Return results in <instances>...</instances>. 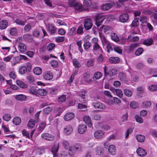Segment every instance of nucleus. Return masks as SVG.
<instances>
[{"instance_id":"f257e3e1","label":"nucleus","mask_w":157,"mask_h":157,"mask_svg":"<svg viewBox=\"0 0 157 157\" xmlns=\"http://www.w3.org/2000/svg\"><path fill=\"white\" fill-rule=\"evenodd\" d=\"M98 42V39L94 37L91 40V43L93 46L92 51L94 54L95 55L102 52V48L99 45Z\"/></svg>"},{"instance_id":"f03ea898","label":"nucleus","mask_w":157,"mask_h":157,"mask_svg":"<svg viewBox=\"0 0 157 157\" xmlns=\"http://www.w3.org/2000/svg\"><path fill=\"white\" fill-rule=\"evenodd\" d=\"M68 5L71 7H73L76 10H82V6L75 0H69L68 2Z\"/></svg>"},{"instance_id":"7ed1b4c3","label":"nucleus","mask_w":157,"mask_h":157,"mask_svg":"<svg viewBox=\"0 0 157 157\" xmlns=\"http://www.w3.org/2000/svg\"><path fill=\"white\" fill-rule=\"evenodd\" d=\"M86 90H84L78 93V95L80 97L79 101L83 103H86L87 101V96L86 95Z\"/></svg>"},{"instance_id":"20e7f679","label":"nucleus","mask_w":157,"mask_h":157,"mask_svg":"<svg viewBox=\"0 0 157 157\" xmlns=\"http://www.w3.org/2000/svg\"><path fill=\"white\" fill-rule=\"evenodd\" d=\"M83 25L85 29L88 30L91 29L93 25L92 20L90 18H86L84 20Z\"/></svg>"},{"instance_id":"39448f33","label":"nucleus","mask_w":157,"mask_h":157,"mask_svg":"<svg viewBox=\"0 0 157 157\" xmlns=\"http://www.w3.org/2000/svg\"><path fill=\"white\" fill-rule=\"evenodd\" d=\"M105 19V16L101 15H98L96 17V24L98 27L99 26L103 23Z\"/></svg>"},{"instance_id":"423d86ee","label":"nucleus","mask_w":157,"mask_h":157,"mask_svg":"<svg viewBox=\"0 0 157 157\" xmlns=\"http://www.w3.org/2000/svg\"><path fill=\"white\" fill-rule=\"evenodd\" d=\"M110 90L114 94L116 95L119 98L123 97V94L122 91L120 89H115L113 87H110Z\"/></svg>"},{"instance_id":"0eeeda50","label":"nucleus","mask_w":157,"mask_h":157,"mask_svg":"<svg viewBox=\"0 0 157 157\" xmlns=\"http://www.w3.org/2000/svg\"><path fill=\"white\" fill-rule=\"evenodd\" d=\"M129 16L127 13H124L121 15L119 17L120 21L122 23L126 22L128 21Z\"/></svg>"},{"instance_id":"6e6552de","label":"nucleus","mask_w":157,"mask_h":157,"mask_svg":"<svg viewBox=\"0 0 157 157\" xmlns=\"http://www.w3.org/2000/svg\"><path fill=\"white\" fill-rule=\"evenodd\" d=\"M41 137L43 139L49 141H52L54 140V136L48 133H44L41 134Z\"/></svg>"},{"instance_id":"1a4fd4ad","label":"nucleus","mask_w":157,"mask_h":157,"mask_svg":"<svg viewBox=\"0 0 157 157\" xmlns=\"http://www.w3.org/2000/svg\"><path fill=\"white\" fill-rule=\"evenodd\" d=\"M104 132L101 130L95 131L94 133V136L97 139H101L104 136Z\"/></svg>"},{"instance_id":"9d476101","label":"nucleus","mask_w":157,"mask_h":157,"mask_svg":"<svg viewBox=\"0 0 157 157\" xmlns=\"http://www.w3.org/2000/svg\"><path fill=\"white\" fill-rule=\"evenodd\" d=\"M73 130V129L71 125L68 124L64 128L63 132L66 135H69L72 132Z\"/></svg>"},{"instance_id":"9b49d317","label":"nucleus","mask_w":157,"mask_h":157,"mask_svg":"<svg viewBox=\"0 0 157 157\" xmlns=\"http://www.w3.org/2000/svg\"><path fill=\"white\" fill-rule=\"evenodd\" d=\"M136 153L139 156L141 157L144 156L147 154L146 151L141 147H139L137 149Z\"/></svg>"},{"instance_id":"f8f14e48","label":"nucleus","mask_w":157,"mask_h":157,"mask_svg":"<svg viewBox=\"0 0 157 157\" xmlns=\"http://www.w3.org/2000/svg\"><path fill=\"white\" fill-rule=\"evenodd\" d=\"M99 34L103 46L107 45L108 43H109L102 33H99Z\"/></svg>"},{"instance_id":"ddd939ff","label":"nucleus","mask_w":157,"mask_h":157,"mask_svg":"<svg viewBox=\"0 0 157 157\" xmlns=\"http://www.w3.org/2000/svg\"><path fill=\"white\" fill-rule=\"evenodd\" d=\"M75 117V114L73 113H68L66 114L63 118L65 121H69L72 120Z\"/></svg>"},{"instance_id":"4468645a","label":"nucleus","mask_w":157,"mask_h":157,"mask_svg":"<svg viewBox=\"0 0 157 157\" xmlns=\"http://www.w3.org/2000/svg\"><path fill=\"white\" fill-rule=\"evenodd\" d=\"M18 50L20 52L23 53L26 51V46L21 42H19L18 46Z\"/></svg>"},{"instance_id":"2eb2a0df","label":"nucleus","mask_w":157,"mask_h":157,"mask_svg":"<svg viewBox=\"0 0 157 157\" xmlns=\"http://www.w3.org/2000/svg\"><path fill=\"white\" fill-rule=\"evenodd\" d=\"M43 77L46 80H50L52 78L53 75L51 72L49 71H47L44 73Z\"/></svg>"},{"instance_id":"dca6fc26","label":"nucleus","mask_w":157,"mask_h":157,"mask_svg":"<svg viewBox=\"0 0 157 157\" xmlns=\"http://www.w3.org/2000/svg\"><path fill=\"white\" fill-rule=\"evenodd\" d=\"M37 90L38 89L36 87L31 86H30L29 88V92L31 94L37 95H38Z\"/></svg>"},{"instance_id":"f3484780","label":"nucleus","mask_w":157,"mask_h":157,"mask_svg":"<svg viewBox=\"0 0 157 157\" xmlns=\"http://www.w3.org/2000/svg\"><path fill=\"white\" fill-rule=\"evenodd\" d=\"M87 127L83 124H80L78 127V132L80 134H82L86 130Z\"/></svg>"},{"instance_id":"a211bd4d","label":"nucleus","mask_w":157,"mask_h":157,"mask_svg":"<svg viewBox=\"0 0 157 157\" xmlns=\"http://www.w3.org/2000/svg\"><path fill=\"white\" fill-rule=\"evenodd\" d=\"M59 144H55L52 147V152L53 154V157H56L57 155V153L59 149Z\"/></svg>"},{"instance_id":"6ab92c4d","label":"nucleus","mask_w":157,"mask_h":157,"mask_svg":"<svg viewBox=\"0 0 157 157\" xmlns=\"http://www.w3.org/2000/svg\"><path fill=\"white\" fill-rule=\"evenodd\" d=\"M8 25L7 20H3L0 21V29L3 30L6 29Z\"/></svg>"},{"instance_id":"aec40b11","label":"nucleus","mask_w":157,"mask_h":157,"mask_svg":"<svg viewBox=\"0 0 157 157\" xmlns=\"http://www.w3.org/2000/svg\"><path fill=\"white\" fill-rule=\"evenodd\" d=\"M92 105L96 108L103 109L105 108V105L99 102H93Z\"/></svg>"},{"instance_id":"412c9836","label":"nucleus","mask_w":157,"mask_h":157,"mask_svg":"<svg viewBox=\"0 0 157 157\" xmlns=\"http://www.w3.org/2000/svg\"><path fill=\"white\" fill-rule=\"evenodd\" d=\"M48 30L51 35H53L56 32V29L52 24H49L48 25Z\"/></svg>"},{"instance_id":"4be33fe9","label":"nucleus","mask_w":157,"mask_h":157,"mask_svg":"<svg viewBox=\"0 0 157 157\" xmlns=\"http://www.w3.org/2000/svg\"><path fill=\"white\" fill-rule=\"evenodd\" d=\"M112 6L111 3H106L101 5V9L103 10H107L110 9Z\"/></svg>"},{"instance_id":"5701e85b","label":"nucleus","mask_w":157,"mask_h":157,"mask_svg":"<svg viewBox=\"0 0 157 157\" xmlns=\"http://www.w3.org/2000/svg\"><path fill=\"white\" fill-rule=\"evenodd\" d=\"M108 151L109 153L113 155H115L116 153V149L113 145H110L109 147Z\"/></svg>"},{"instance_id":"b1692460","label":"nucleus","mask_w":157,"mask_h":157,"mask_svg":"<svg viewBox=\"0 0 157 157\" xmlns=\"http://www.w3.org/2000/svg\"><path fill=\"white\" fill-rule=\"evenodd\" d=\"M105 73L109 76H112L116 74L115 69H104Z\"/></svg>"},{"instance_id":"393cba45","label":"nucleus","mask_w":157,"mask_h":157,"mask_svg":"<svg viewBox=\"0 0 157 157\" xmlns=\"http://www.w3.org/2000/svg\"><path fill=\"white\" fill-rule=\"evenodd\" d=\"M16 84L20 87L25 89L27 88V86L24 82L19 80H17Z\"/></svg>"},{"instance_id":"a878e982","label":"nucleus","mask_w":157,"mask_h":157,"mask_svg":"<svg viewBox=\"0 0 157 157\" xmlns=\"http://www.w3.org/2000/svg\"><path fill=\"white\" fill-rule=\"evenodd\" d=\"M15 98L17 100L23 101L25 100L27 98V97L24 95L20 94L15 95Z\"/></svg>"},{"instance_id":"bb28decb","label":"nucleus","mask_w":157,"mask_h":157,"mask_svg":"<svg viewBox=\"0 0 157 157\" xmlns=\"http://www.w3.org/2000/svg\"><path fill=\"white\" fill-rule=\"evenodd\" d=\"M83 120L89 127H91L92 124L90 121V119L89 116H85L83 117Z\"/></svg>"},{"instance_id":"cd10ccee","label":"nucleus","mask_w":157,"mask_h":157,"mask_svg":"<svg viewBox=\"0 0 157 157\" xmlns=\"http://www.w3.org/2000/svg\"><path fill=\"white\" fill-rule=\"evenodd\" d=\"M90 75V73L88 72L85 73L83 75V77L85 81L88 82H90L91 81Z\"/></svg>"},{"instance_id":"c85d7f7f","label":"nucleus","mask_w":157,"mask_h":157,"mask_svg":"<svg viewBox=\"0 0 157 157\" xmlns=\"http://www.w3.org/2000/svg\"><path fill=\"white\" fill-rule=\"evenodd\" d=\"M119 61V58L118 57H112L109 59V61L111 63H116Z\"/></svg>"},{"instance_id":"c756f323","label":"nucleus","mask_w":157,"mask_h":157,"mask_svg":"<svg viewBox=\"0 0 157 157\" xmlns=\"http://www.w3.org/2000/svg\"><path fill=\"white\" fill-rule=\"evenodd\" d=\"M110 37L111 39L113 40L116 42L119 41V39L117 35L115 33H111L110 35Z\"/></svg>"},{"instance_id":"7c9ffc66","label":"nucleus","mask_w":157,"mask_h":157,"mask_svg":"<svg viewBox=\"0 0 157 157\" xmlns=\"http://www.w3.org/2000/svg\"><path fill=\"white\" fill-rule=\"evenodd\" d=\"M21 122V118L18 117H16L14 118L13 120V123L16 125H19Z\"/></svg>"},{"instance_id":"2f4dec72","label":"nucleus","mask_w":157,"mask_h":157,"mask_svg":"<svg viewBox=\"0 0 157 157\" xmlns=\"http://www.w3.org/2000/svg\"><path fill=\"white\" fill-rule=\"evenodd\" d=\"M73 63L76 68H79L81 66V64L76 59H74L72 60Z\"/></svg>"},{"instance_id":"473e14b6","label":"nucleus","mask_w":157,"mask_h":157,"mask_svg":"<svg viewBox=\"0 0 157 157\" xmlns=\"http://www.w3.org/2000/svg\"><path fill=\"white\" fill-rule=\"evenodd\" d=\"M136 137L137 140L140 143L143 142L145 140V136L142 135H137Z\"/></svg>"},{"instance_id":"72a5a7b5","label":"nucleus","mask_w":157,"mask_h":157,"mask_svg":"<svg viewBox=\"0 0 157 157\" xmlns=\"http://www.w3.org/2000/svg\"><path fill=\"white\" fill-rule=\"evenodd\" d=\"M38 94L41 96H44L46 95L47 93V90L44 89H38Z\"/></svg>"},{"instance_id":"f704fd0d","label":"nucleus","mask_w":157,"mask_h":157,"mask_svg":"<svg viewBox=\"0 0 157 157\" xmlns=\"http://www.w3.org/2000/svg\"><path fill=\"white\" fill-rule=\"evenodd\" d=\"M28 82L30 84H33L34 81V78L32 75H29L26 77Z\"/></svg>"},{"instance_id":"c9c22d12","label":"nucleus","mask_w":157,"mask_h":157,"mask_svg":"<svg viewBox=\"0 0 157 157\" xmlns=\"http://www.w3.org/2000/svg\"><path fill=\"white\" fill-rule=\"evenodd\" d=\"M152 39L151 38H150L144 40L143 42V43L144 45L150 46L152 44Z\"/></svg>"},{"instance_id":"e433bc0d","label":"nucleus","mask_w":157,"mask_h":157,"mask_svg":"<svg viewBox=\"0 0 157 157\" xmlns=\"http://www.w3.org/2000/svg\"><path fill=\"white\" fill-rule=\"evenodd\" d=\"M139 18L138 17H136L133 21L131 25L132 27H135L137 26L139 24Z\"/></svg>"},{"instance_id":"4c0bfd02","label":"nucleus","mask_w":157,"mask_h":157,"mask_svg":"<svg viewBox=\"0 0 157 157\" xmlns=\"http://www.w3.org/2000/svg\"><path fill=\"white\" fill-rule=\"evenodd\" d=\"M35 120L33 119H31L29 120L28 124L29 128H32L35 126Z\"/></svg>"},{"instance_id":"58836bf2","label":"nucleus","mask_w":157,"mask_h":157,"mask_svg":"<svg viewBox=\"0 0 157 157\" xmlns=\"http://www.w3.org/2000/svg\"><path fill=\"white\" fill-rule=\"evenodd\" d=\"M11 115L8 113H6L4 114L3 117V120L6 121H8L11 119Z\"/></svg>"},{"instance_id":"ea45409f","label":"nucleus","mask_w":157,"mask_h":157,"mask_svg":"<svg viewBox=\"0 0 157 157\" xmlns=\"http://www.w3.org/2000/svg\"><path fill=\"white\" fill-rule=\"evenodd\" d=\"M102 76V74L100 72H95L94 75V76L93 77V79H98L101 78Z\"/></svg>"},{"instance_id":"a19ab883","label":"nucleus","mask_w":157,"mask_h":157,"mask_svg":"<svg viewBox=\"0 0 157 157\" xmlns=\"http://www.w3.org/2000/svg\"><path fill=\"white\" fill-rule=\"evenodd\" d=\"M46 124L44 122H42L40 124L38 128V130L40 132H41L45 128Z\"/></svg>"},{"instance_id":"79ce46f5","label":"nucleus","mask_w":157,"mask_h":157,"mask_svg":"<svg viewBox=\"0 0 157 157\" xmlns=\"http://www.w3.org/2000/svg\"><path fill=\"white\" fill-rule=\"evenodd\" d=\"M151 105V103L149 101H144L142 103V106L143 107L147 108L150 107Z\"/></svg>"},{"instance_id":"37998d69","label":"nucleus","mask_w":157,"mask_h":157,"mask_svg":"<svg viewBox=\"0 0 157 157\" xmlns=\"http://www.w3.org/2000/svg\"><path fill=\"white\" fill-rule=\"evenodd\" d=\"M83 5L86 7H90L91 5V0H84Z\"/></svg>"},{"instance_id":"c03bdc74","label":"nucleus","mask_w":157,"mask_h":157,"mask_svg":"<svg viewBox=\"0 0 157 157\" xmlns=\"http://www.w3.org/2000/svg\"><path fill=\"white\" fill-rule=\"evenodd\" d=\"M144 49L142 48H139L137 49L135 52V54L136 56L140 55L143 52Z\"/></svg>"},{"instance_id":"a18cd8bd","label":"nucleus","mask_w":157,"mask_h":157,"mask_svg":"<svg viewBox=\"0 0 157 157\" xmlns=\"http://www.w3.org/2000/svg\"><path fill=\"white\" fill-rule=\"evenodd\" d=\"M94 59H89L87 62L86 66L88 67H90L94 65Z\"/></svg>"},{"instance_id":"49530a36","label":"nucleus","mask_w":157,"mask_h":157,"mask_svg":"<svg viewBox=\"0 0 157 157\" xmlns=\"http://www.w3.org/2000/svg\"><path fill=\"white\" fill-rule=\"evenodd\" d=\"M30 72V69H19V72L21 75L28 74Z\"/></svg>"},{"instance_id":"de8ad7c7","label":"nucleus","mask_w":157,"mask_h":157,"mask_svg":"<svg viewBox=\"0 0 157 157\" xmlns=\"http://www.w3.org/2000/svg\"><path fill=\"white\" fill-rule=\"evenodd\" d=\"M124 94L128 97H131L132 95V92L130 90L126 89L124 90Z\"/></svg>"},{"instance_id":"09e8293b","label":"nucleus","mask_w":157,"mask_h":157,"mask_svg":"<svg viewBox=\"0 0 157 157\" xmlns=\"http://www.w3.org/2000/svg\"><path fill=\"white\" fill-rule=\"evenodd\" d=\"M63 146L66 149L69 148V144L68 141L66 140H64L62 142Z\"/></svg>"},{"instance_id":"8fccbe9b","label":"nucleus","mask_w":157,"mask_h":157,"mask_svg":"<svg viewBox=\"0 0 157 157\" xmlns=\"http://www.w3.org/2000/svg\"><path fill=\"white\" fill-rule=\"evenodd\" d=\"M52 109V108L50 107H48L43 110V113L44 114H46L49 113Z\"/></svg>"},{"instance_id":"3c124183","label":"nucleus","mask_w":157,"mask_h":157,"mask_svg":"<svg viewBox=\"0 0 157 157\" xmlns=\"http://www.w3.org/2000/svg\"><path fill=\"white\" fill-rule=\"evenodd\" d=\"M135 117L136 121L137 122L141 124L143 122V119L140 116L136 115Z\"/></svg>"},{"instance_id":"603ef678","label":"nucleus","mask_w":157,"mask_h":157,"mask_svg":"<svg viewBox=\"0 0 157 157\" xmlns=\"http://www.w3.org/2000/svg\"><path fill=\"white\" fill-rule=\"evenodd\" d=\"M91 43L89 41H86L84 42L83 44L84 49L86 50L88 49L91 46Z\"/></svg>"},{"instance_id":"864d4df0","label":"nucleus","mask_w":157,"mask_h":157,"mask_svg":"<svg viewBox=\"0 0 157 157\" xmlns=\"http://www.w3.org/2000/svg\"><path fill=\"white\" fill-rule=\"evenodd\" d=\"M82 40L78 41L77 42L76 44L78 47V50L80 52L82 53L83 50L82 47Z\"/></svg>"},{"instance_id":"5fc2aeb1","label":"nucleus","mask_w":157,"mask_h":157,"mask_svg":"<svg viewBox=\"0 0 157 157\" xmlns=\"http://www.w3.org/2000/svg\"><path fill=\"white\" fill-rule=\"evenodd\" d=\"M105 48H107V52L108 53L113 50V48L110 42L106 45Z\"/></svg>"},{"instance_id":"6e6d98bb","label":"nucleus","mask_w":157,"mask_h":157,"mask_svg":"<svg viewBox=\"0 0 157 157\" xmlns=\"http://www.w3.org/2000/svg\"><path fill=\"white\" fill-rule=\"evenodd\" d=\"M138 45L137 43H134L131 45L129 47V50L130 51H132L135 48H136Z\"/></svg>"},{"instance_id":"4d7b16f0","label":"nucleus","mask_w":157,"mask_h":157,"mask_svg":"<svg viewBox=\"0 0 157 157\" xmlns=\"http://www.w3.org/2000/svg\"><path fill=\"white\" fill-rule=\"evenodd\" d=\"M97 60L99 62H103L105 60V57L103 56L101 54L98 58Z\"/></svg>"},{"instance_id":"13d9d810","label":"nucleus","mask_w":157,"mask_h":157,"mask_svg":"<svg viewBox=\"0 0 157 157\" xmlns=\"http://www.w3.org/2000/svg\"><path fill=\"white\" fill-rule=\"evenodd\" d=\"M149 90L151 91H155L157 90V85H152L149 86Z\"/></svg>"},{"instance_id":"bf43d9fd","label":"nucleus","mask_w":157,"mask_h":157,"mask_svg":"<svg viewBox=\"0 0 157 157\" xmlns=\"http://www.w3.org/2000/svg\"><path fill=\"white\" fill-rule=\"evenodd\" d=\"M113 48L114 51L120 54L122 53V50L119 47L115 46Z\"/></svg>"},{"instance_id":"052dcab7","label":"nucleus","mask_w":157,"mask_h":157,"mask_svg":"<svg viewBox=\"0 0 157 157\" xmlns=\"http://www.w3.org/2000/svg\"><path fill=\"white\" fill-rule=\"evenodd\" d=\"M147 20V17L145 16H142L140 17V21L142 24L146 23Z\"/></svg>"},{"instance_id":"680f3d73","label":"nucleus","mask_w":157,"mask_h":157,"mask_svg":"<svg viewBox=\"0 0 157 157\" xmlns=\"http://www.w3.org/2000/svg\"><path fill=\"white\" fill-rule=\"evenodd\" d=\"M55 47V45L53 43H50L47 47V49L49 51L52 50Z\"/></svg>"},{"instance_id":"e2e57ef3","label":"nucleus","mask_w":157,"mask_h":157,"mask_svg":"<svg viewBox=\"0 0 157 157\" xmlns=\"http://www.w3.org/2000/svg\"><path fill=\"white\" fill-rule=\"evenodd\" d=\"M100 30H103L104 33H107L108 30L109 29V27L108 26H105L103 25L100 28Z\"/></svg>"},{"instance_id":"0e129e2a","label":"nucleus","mask_w":157,"mask_h":157,"mask_svg":"<svg viewBox=\"0 0 157 157\" xmlns=\"http://www.w3.org/2000/svg\"><path fill=\"white\" fill-rule=\"evenodd\" d=\"M65 38L63 36H58L56 38V41L58 42H62L64 41Z\"/></svg>"},{"instance_id":"69168bd1","label":"nucleus","mask_w":157,"mask_h":157,"mask_svg":"<svg viewBox=\"0 0 157 157\" xmlns=\"http://www.w3.org/2000/svg\"><path fill=\"white\" fill-rule=\"evenodd\" d=\"M51 64L52 66L55 68H56L58 66V63L55 60H52L51 63Z\"/></svg>"},{"instance_id":"338daca9","label":"nucleus","mask_w":157,"mask_h":157,"mask_svg":"<svg viewBox=\"0 0 157 157\" xmlns=\"http://www.w3.org/2000/svg\"><path fill=\"white\" fill-rule=\"evenodd\" d=\"M101 118V116L99 114H94L93 115L92 119L95 120H99Z\"/></svg>"},{"instance_id":"774afa93","label":"nucleus","mask_w":157,"mask_h":157,"mask_svg":"<svg viewBox=\"0 0 157 157\" xmlns=\"http://www.w3.org/2000/svg\"><path fill=\"white\" fill-rule=\"evenodd\" d=\"M17 29L16 28H13L11 29L10 33L12 35H15L17 33Z\"/></svg>"}]
</instances>
